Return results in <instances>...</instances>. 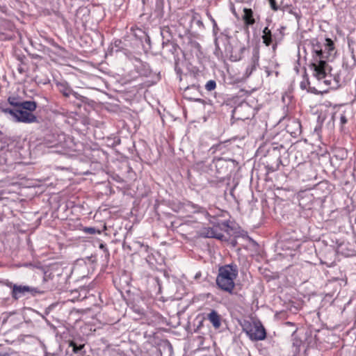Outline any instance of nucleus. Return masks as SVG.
<instances>
[{
	"mask_svg": "<svg viewBox=\"0 0 356 356\" xmlns=\"http://www.w3.org/2000/svg\"><path fill=\"white\" fill-rule=\"evenodd\" d=\"M313 62L311 65L314 75L321 80L327 76V60L335 54L334 44L330 38L325 39V43L322 44L318 40L312 41Z\"/></svg>",
	"mask_w": 356,
	"mask_h": 356,
	"instance_id": "1",
	"label": "nucleus"
},
{
	"mask_svg": "<svg viewBox=\"0 0 356 356\" xmlns=\"http://www.w3.org/2000/svg\"><path fill=\"white\" fill-rule=\"evenodd\" d=\"M238 268L236 264L232 263L220 266L216 277V284L219 289L230 294L235 287L234 280L238 277Z\"/></svg>",
	"mask_w": 356,
	"mask_h": 356,
	"instance_id": "2",
	"label": "nucleus"
},
{
	"mask_svg": "<svg viewBox=\"0 0 356 356\" xmlns=\"http://www.w3.org/2000/svg\"><path fill=\"white\" fill-rule=\"evenodd\" d=\"M288 155V152L283 145L272 147L267 150L265 155V162L268 171L275 172L279 169L280 165H287V158L283 156Z\"/></svg>",
	"mask_w": 356,
	"mask_h": 356,
	"instance_id": "3",
	"label": "nucleus"
},
{
	"mask_svg": "<svg viewBox=\"0 0 356 356\" xmlns=\"http://www.w3.org/2000/svg\"><path fill=\"white\" fill-rule=\"evenodd\" d=\"M0 110L4 113H8L12 115L14 120L17 122L24 123V122H30L34 120L33 116L26 113V112H22L19 108H10L7 107L6 102L0 103Z\"/></svg>",
	"mask_w": 356,
	"mask_h": 356,
	"instance_id": "4",
	"label": "nucleus"
},
{
	"mask_svg": "<svg viewBox=\"0 0 356 356\" xmlns=\"http://www.w3.org/2000/svg\"><path fill=\"white\" fill-rule=\"evenodd\" d=\"M243 330L252 341H261L266 337V330L260 323H255L254 327L249 330L245 328Z\"/></svg>",
	"mask_w": 356,
	"mask_h": 356,
	"instance_id": "5",
	"label": "nucleus"
},
{
	"mask_svg": "<svg viewBox=\"0 0 356 356\" xmlns=\"http://www.w3.org/2000/svg\"><path fill=\"white\" fill-rule=\"evenodd\" d=\"M259 48L258 47H254L252 51V57L250 58V63L245 72V77H249L259 66Z\"/></svg>",
	"mask_w": 356,
	"mask_h": 356,
	"instance_id": "6",
	"label": "nucleus"
},
{
	"mask_svg": "<svg viewBox=\"0 0 356 356\" xmlns=\"http://www.w3.org/2000/svg\"><path fill=\"white\" fill-rule=\"evenodd\" d=\"M37 106L38 104L35 101H22L19 110H21L22 112H26V113H29V115L33 116L34 118L33 120H31L30 122H24V123L30 124L33 122H38V118L33 113V112L36 110Z\"/></svg>",
	"mask_w": 356,
	"mask_h": 356,
	"instance_id": "7",
	"label": "nucleus"
},
{
	"mask_svg": "<svg viewBox=\"0 0 356 356\" xmlns=\"http://www.w3.org/2000/svg\"><path fill=\"white\" fill-rule=\"evenodd\" d=\"M26 292H30L32 294L38 293V291L35 288H32L29 286H22L14 284L13 286V290L11 295L13 298L17 300L22 295H24Z\"/></svg>",
	"mask_w": 356,
	"mask_h": 356,
	"instance_id": "8",
	"label": "nucleus"
},
{
	"mask_svg": "<svg viewBox=\"0 0 356 356\" xmlns=\"http://www.w3.org/2000/svg\"><path fill=\"white\" fill-rule=\"evenodd\" d=\"M60 92L63 94L65 97H69L70 95H73L77 99H82L83 96L74 91L69 84L64 81L57 84Z\"/></svg>",
	"mask_w": 356,
	"mask_h": 356,
	"instance_id": "9",
	"label": "nucleus"
},
{
	"mask_svg": "<svg viewBox=\"0 0 356 356\" xmlns=\"http://www.w3.org/2000/svg\"><path fill=\"white\" fill-rule=\"evenodd\" d=\"M286 131L296 138L301 134V124L297 120H290L286 126Z\"/></svg>",
	"mask_w": 356,
	"mask_h": 356,
	"instance_id": "10",
	"label": "nucleus"
},
{
	"mask_svg": "<svg viewBox=\"0 0 356 356\" xmlns=\"http://www.w3.org/2000/svg\"><path fill=\"white\" fill-rule=\"evenodd\" d=\"M200 236L204 238H214L219 240H222L224 235L217 232L213 227H205L203 228L200 233Z\"/></svg>",
	"mask_w": 356,
	"mask_h": 356,
	"instance_id": "11",
	"label": "nucleus"
},
{
	"mask_svg": "<svg viewBox=\"0 0 356 356\" xmlns=\"http://www.w3.org/2000/svg\"><path fill=\"white\" fill-rule=\"evenodd\" d=\"M207 319L209 321L215 329H219L220 327L222 317L217 311L211 309V312L207 314Z\"/></svg>",
	"mask_w": 356,
	"mask_h": 356,
	"instance_id": "12",
	"label": "nucleus"
},
{
	"mask_svg": "<svg viewBox=\"0 0 356 356\" xmlns=\"http://www.w3.org/2000/svg\"><path fill=\"white\" fill-rule=\"evenodd\" d=\"M243 15L242 19L244 22L245 25L248 27L252 26L255 23V19L253 16V11L251 8H245L243 9Z\"/></svg>",
	"mask_w": 356,
	"mask_h": 356,
	"instance_id": "13",
	"label": "nucleus"
},
{
	"mask_svg": "<svg viewBox=\"0 0 356 356\" xmlns=\"http://www.w3.org/2000/svg\"><path fill=\"white\" fill-rule=\"evenodd\" d=\"M140 65H136L138 72L143 76H149L151 74V69L149 64L139 61Z\"/></svg>",
	"mask_w": 356,
	"mask_h": 356,
	"instance_id": "14",
	"label": "nucleus"
},
{
	"mask_svg": "<svg viewBox=\"0 0 356 356\" xmlns=\"http://www.w3.org/2000/svg\"><path fill=\"white\" fill-rule=\"evenodd\" d=\"M207 15L211 21V24H213V35H215V37H216V35L219 31V28L217 25V23L209 12L207 13ZM214 43H215V46H216V51H219L220 47H219V44H218V38H215Z\"/></svg>",
	"mask_w": 356,
	"mask_h": 356,
	"instance_id": "15",
	"label": "nucleus"
},
{
	"mask_svg": "<svg viewBox=\"0 0 356 356\" xmlns=\"http://www.w3.org/2000/svg\"><path fill=\"white\" fill-rule=\"evenodd\" d=\"M227 163H228L227 161H226L222 158L213 159V163L215 165L217 172L219 174L224 172L223 168L226 167Z\"/></svg>",
	"mask_w": 356,
	"mask_h": 356,
	"instance_id": "16",
	"label": "nucleus"
},
{
	"mask_svg": "<svg viewBox=\"0 0 356 356\" xmlns=\"http://www.w3.org/2000/svg\"><path fill=\"white\" fill-rule=\"evenodd\" d=\"M262 39H263L264 43L266 46H269L273 42L272 33H271L270 30L268 29V27H265L264 29L263 30Z\"/></svg>",
	"mask_w": 356,
	"mask_h": 356,
	"instance_id": "17",
	"label": "nucleus"
},
{
	"mask_svg": "<svg viewBox=\"0 0 356 356\" xmlns=\"http://www.w3.org/2000/svg\"><path fill=\"white\" fill-rule=\"evenodd\" d=\"M22 101L19 97H9L8 98V104H9L10 106H14L16 108H19L21 106Z\"/></svg>",
	"mask_w": 356,
	"mask_h": 356,
	"instance_id": "18",
	"label": "nucleus"
},
{
	"mask_svg": "<svg viewBox=\"0 0 356 356\" xmlns=\"http://www.w3.org/2000/svg\"><path fill=\"white\" fill-rule=\"evenodd\" d=\"M191 89H195L197 92V87L195 85H193L191 87H187L186 89H185V97L189 99H194L195 102H200L201 101V99L200 98H195L193 97H192L190 94V90Z\"/></svg>",
	"mask_w": 356,
	"mask_h": 356,
	"instance_id": "19",
	"label": "nucleus"
},
{
	"mask_svg": "<svg viewBox=\"0 0 356 356\" xmlns=\"http://www.w3.org/2000/svg\"><path fill=\"white\" fill-rule=\"evenodd\" d=\"M70 347H72V348H73V352H74V353H79V351H81V350L84 348V345H83V344H82V345H79V346H77V345L76 344V343H75L74 341H71L70 342Z\"/></svg>",
	"mask_w": 356,
	"mask_h": 356,
	"instance_id": "20",
	"label": "nucleus"
},
{
	"mask_svg": "<svg viewBox=\"0 0 356 356\" xmlns=\"http://www.w3.org/2000/svg\"><path fill=\"white\" fill-rule=\"evenodd\" d=\"M216 88V82L214 80L209 81L205 85V89L207 91H212Z\"/></svg>",
	"mask_w": 356,
	"mask_h": 356,
	"instance_id": "21",
	"label": "nucleus"
},
{
	"mask_svg": "<svg viewBox=\"0 0 356 356\" xmlns=\"http://www.w3.org/2000/svg\"><path fill=\"white\" fill-rule=\"evenodd\" d=\"M191 206L194 209V213H202L209 215V213H207L204 208L194 204H192Z\"/></svg>",
	"mask_w": 356,
	"mask_h": 356,
	"instance_id": "22",
	"label": "nucleus"
},
{
	"mask_svg": "<svg viewBox=\"0 0 356 356\" xmlns=\"http://www.w3.org/2000/svg\"><path fill=\"white\" fill-rule=\"evenodd\" d=\"M84 232L89 234H95L96 233L100 234L101 232L97 230L95 227H85L83 229Z\"/></svg>",
	"mask_w": 356,
	"mask_h": 356,
	"instance_id": "23",
	"label": "nucleus"
},
{
	"mask_svg": "<svg viewBox=\"0 0 356 356\" xmlns=\"http://www.w3.org/2000/svg\"><path fill=\"white\" fill-rule=\"evenodd\" d=\"M222 143H219L218 144H216V145H213L209 149V151L212 153V154H214L216 151L218 150H220L222 149Z\"/></svg>",
	"mask_w": 356,
	"mask_h": 356,
	"instance_id": "24",
	"label": "nucleus"
},
{
	"mask_svg": "<svg viewBox=\"0 0 356 356\" xmlns=\"http://www.w3.org/2000/svg\"><path fill=\"white\" fill-rule=\"evenodd\" d=\"M171 46L174 47V45L172 42L169 41V40L166 41H163L162 43V48L164 51H169V47Z\"/></svg>",
	"mask_w": 356,
	"mask_h": 356,
	"instance_id": "25",
	"label": "nucleus"
},
{
	"mask_svg": "<svg viewBox=\"0 0 356 356\" xmlns=\"http://www.w3.org/2000/svg\"><path fill=\"white\" fill-rule=\"evenodd\" d=\"M270 7L273 10H277L279 9L278 6L276 3L275 0H268Z\"/></svg>",
	"mask_w": 356,
	"mask_h": 356,
	"instance_id": "26",
	"label": "nucleus"
},
{
	"mask_svg": "<svg viewBox=\"0 0 356 356\" xmlns=\"http://www.w3.org/2000/svg\"><path fill=\"white\" fill-rule=\"evenodd\" d=\"M302 343V341L299 339H296V338L293 339V345L296 347L297 349L299 348Z\"/></svg>",
	"mask_w": 356,
	"mask_h": 356,
	"instance_id": "27",
	"label": "nucleus"
},
{
	"mask_svg": "<svg viewBox=\"0 0 356 356\" xmlns=\"http://www.w3.org/2000/svg\"><path fill=\"white\" fill-rule=\"evenodd\" d=\"M309 81L308 80H306V81H302L301 83H300V88L302 89H306L307 88V86L309 84Z\"/></svg>",
	"mask_w": 356,
	"mask_h": 356,
	"instance_id": "28",
	"label": "nucleus"
},
{
	"mask_svg": "<svg viewBox=\"0 0 356 356\" xmlns=\"http://www.w3.org/2000/svg\"><path fill=\"white\" fill-rule=\"evenodd\" d=\"M99 248L102 249L104 252L108 254V250L106 244L101 243L99 245Z\"/></svg>",
	"mask_w": 356,
	"mask_h": 356,
	"instance_id": "29",
	"label": "nucleus"
},
{
	"mask_svg": "<svg viewBox=\"0 0 356 356\" xmlns=\"http://www.w3.org/2000/svg\"><path fill=\"white\" fill-rule=\"evenodd\" d=\"M340 122L341 124H345L347 122V118L344 115H341Z\"/></svg>",
	"mask_w": 356,
	"mask_h": 356,
	"instance_id": "30",
	"label": "nucleus"
},
{
	"mask_svg": "<svg viewBox=\"0 0 356 356\" xmlns=\"http://www.w3.org/2000/svg\"><path fill=\"white\" fill-rule=\"evenodd\" d=\"M196 24H197L200 27H204L203 22H202L200 19H197V21H196Z\"/></svg>",
	"mask_w": 356,
	"mask_h": 356,
	"instance_id": "31",
	"label": "nucleus"
},
{
	"mask_svg": "<svg viewBox=\"0 0 356 356\" xmlns=\"http://www.w3.org/2000/svg\"><path fill=\"white\" fill-rule=\"evenodd\" d=\"M6 286H8V287L11 288L13 289V286L14 285V284H13L12 282H10L8 281H7L6 282Z\"/></svg>",
	"mask_w": 356,
	"mask_h": 356,
	"instance_id": "32",
	"label": "nucleus"
},
{
	"mask_svg": "<svg viewBox=\"0 0 356 356\" xmlns=\"http://www.w3.org/2000/svg\"><path fill=\"white\" fill-rule=\"evenodd\" d=\"M200 277H201V273H200V272H199V273H196V275H195V280H197V279H199Z\"/></svg>",
	"mask_w": 356,
	"mask_h": 356,
	"instance_id": "33",
	"label": "nucleus"
},
{
	"mask_svg": "<svg viewBox=\"0 0 356 356\" xmlns=\"http://www.w3.org/2000/svg\"><path fill=\"white\" fill-rule=\"evenodd\" d=\"M245 49H246V48L245 47H241L240 53L242 54L245 51Z\"/></svg>",
	"mask_w": 356,
	"mask_h": 356,
	"instance_id": "34",
	"label": "nucleus"
},
{
	"mask_svg": "<svg viewBox=\"0 0 356 356\" xmlns=\"http://www.w3.org/2000/svg\"><path fill=\"white\" fill-rule=\"evenodd\" d=\"M162 6V2H157L156 7L161 8Z\"/></svg>",
	"mask_w": 356,
	"mask_h": 356,
	"instance_id": "35",
	"label": "nucleus"
},
{
	"mask_svg": "<svg viewBox=\"0 0 356 356\" xmlns=\"http://www.w3.org/2000/svg\"><path fill=\"white\" fill-rule=\"evenodd\" d=\"M222 224H223V225H224L225 227H229L228 222H227V221H226V222H224Z\"/></svg>",
	"mask_w": 356,
	"mask_h": 356,
	"instance_id": "36",
	"label": "nucleus"
},
{
	"mask_svg": "<svg viewBox=\"0 0 356 356\" xmlns=\"http://www.w3.org/2000/svg\"><path fill=\"white\" fill-rule=\"evenodd\" d=\"M232 12H233V13H234V15L235 16H237L236 13V11H235V10H234V9H233Z\"/></svg>",
	"mask_w": 356,
	"mask_h": 356,
	"instance_id": "37",
	"label": "nucleus"
},
{
	"mask_svg": "<svg viewBox=\"0 0 356 356\" xmlns=\"http://www.w3.org/2000/svg\"><path fill=\"white\" fill-rule=\"evenodd\" d=\"M240 59H241V56H240L238 58H236L234 59V60H240Z\"/></svg>",
	"mask_w": 356,
	"mask_h": 356,
	"instance_id": "38",
	"label": "nucleus"
},
{
	"mask_svg": "<svg viewBox=\"0 0 356 356\" xmlns=\"http://www.w3.org/2000/svg\"><path fill=\"white\" fill-rule=\"evenodd\" d=\"M196 16H197V14H195V15L193 16V19H196Z\"/></svg>",
	"mask_w": 356,
	"mask_h": 356,
	"instance_id": "39",
	"label": "nucleus"
},
{
	"mask_svg": "<svg viewBox=\"0 0 356 356\" xmlns=\"http://www.w3.org/2000/svg\"><path fill=\"white\" fill-rule=\"evenodd\" d=\"M196 16H197V14H195V15L193 16V19H196Z\"/></svg>",
	"mask_w": 356,
	"mask_h": 356,
	"instance_id": "40",
	"label": "nucleus"
},
{
	"mask_svg": "<svg viewBox=\"0 0 356 356\" xmlns=\"http://www.w3.org/2000/svg\"><path fill=\"white\" fill-rule=\"evenodd\" d=\"M1 356H9V355L6 353V354L2 355Z\"/></svg>",
	"mask_w": 356,
	"mask_h": 356,
	"instance_id": "41",
	"label": "nucleus"
},
{
	"mask_svg": "<svg viewBox=\"0 0 356 356\" xmlns=\"http://www.w3.org/2000/svg\"><path fill=\"white\" fill-rule=\"evenodd\" d=\"M353 58L354 59V61L355 62V56L353 55Z\"/></svg>",
	"mask_w": 356,
	"mask_h": 356,
	"instance_id": "42",
	"label": "nucleus"
},
{
	"mask_svg": "<svg viewBox=\"0 0 356 356\" xmlns=\"http://www.w3.org/2000/svg\"><path fill=\"white\" fill-rule=\"evenodd\" d=\"M57 143L53 144L51 146H56Z\"/></svg>",
	"mask_w": 356,
	"mask_h": 356,
	"instance_id": "43",
	"label": "nucleus"
},
{
	"mask_svg": "<svg viewBox=\"0 0 356 356\" xmlns=\"http://www.w3.org/2000/svg\"><path fill=\"white\" fill-rule=\"evenodd\" d=\"M238 111V108H236L234 111L236 112Z\"/></svg>",
	"mask_w": 356,
	"mask_h": 356,
	"instance_id": "44",
	"label": "nucleus"
}]
</instances>
